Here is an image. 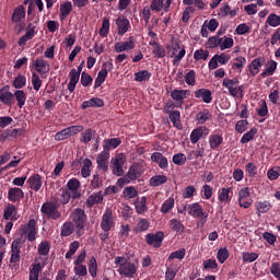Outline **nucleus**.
Segmentation results:
<instances>
[{
    "label": "nucleus",
    "mask_w": 280,
    "mask_h": 280,
    "mask_svg": "<svg viewBox=\"0 0 280 280\" xmlns=\"http://www.w3.org/2000/svg\"><path fill=\"white\" fill-rule=\"evenodd\" d=\"M80 186H81V184L78 178H71L67 183V187H68L67 190L72 194L73 200H78V198H80L82 196V194L80 192Z\"/></svg>",
    "instance_id": "15"
},
{
    "label": "nucleus",
    "mask_w": 280,
    "mask_h": 280,
    "mask_svg": "<svg viewBox=\"0 0 280 280\" xmlns=\"http://www.w3.org/2000/svg\"><path fill=\"white\" fill-rule=\"evenodd\" d=\"M27 183L30 185V188L33 189L34 191H39L40 188L43 187V179L40 178V175H38V174L31 176L27 179Z\"/></svg>",
    "instance_id": "35"
},
{
    "label": "nucleus",
    "mask_w": 280,
    "mask_h": 280,
    "mask_svg": "<svg viewBox=\"0 0 280 280\" xmlns=\"http://www.w3.org/2000/svg\"><path fill=\"white\" fill-rule=\"evenodd\" d=\"M24 196L25 194L21 188H11L8 191V198L10 202H19L20 200H23Z\"/></svg>",
    "instance_id": "29"
},
{
    "label": "nucleus",
    "mask_w": 280,
    "mask_h": 280,
    "mask_svg": "<svg viewBox=\"0 0 280 280\" xmlns=\"http://www.w3.org/2000/svg\"><path fill=\"white\" fill-rule=\"evenodd\" d=\"M74 232H75V224H73V222L66 221L61 225V230H60L61 237H69L71 235H73Z\"/></svg>",
    "instance_id": "33"
},
{
    "label": "nucleus",
    "mask_w": 280,
    "mask_h": 280,
    "mask_svg": "<svg viewBox=\"0 0 280 280\" xmlns=\"http://www.w3.org/2000/svg\"><path fill=\"white\" fill-rule=\"evenodd\" d=\"M70 220L75 226L77 235H82V231L86 226V212L82 208H77L70 213Z\"/></svg>",
    "instance_id": "3"
},
{
    "label": "nucleus",
    "mask_w": 280,
    "mask_h": 280,
    "mask_svg": "<svg viewBox=\"0 0 280 280\" xmlns=\"http://www.w3.org/2000/svg\"><path fill=\"white\" fill-rule=\"evenodd\" d=\"M266 23H268L270 27H279V25H280V15H277L275 13L269 14V16L267 18Z\"/></svg>",
    "instance_id": "57"
},
{
    "label": "nucleus",
    "mask_w": 280,
    "mask_h": 280,
    "mask_svg": "<svg viewBox=\"0 0 280 280\" xmlns=\"http://www.w3.org/2000/svg\"><path fill=\"white\" fill-rule=\"evenodd\" d=\"M168 225L172 231H175V233H183L185 231V225L178 219H171L168 221Z\"/></svg>",
    "instance_id": "42"
},
{
    "label": "nucleus",
    "mask_w": 280,
    "mask_h": 280,
    "mask_svg": "<svg viewBox=\"0 0 280 280\" xmlns=\"http://www.w3.org/2000/svg\"><path fill=\"white\" fill-rule=\"evenodd\" d=\"M130 49H135V40L132 37H130L128 42H119L115 44V51H117V54L129 51Z\"/></svg>",
    "instance_id": "28"
},
{
    "label": "nucleus",
    "mask_w": 280,
    "mask_h": 280,
    "mask_svg": "<svg viewBox=\"0 0 280 280\" xmlns=\"http://www.w3.org/2000/svg\"><path fill=\"white\" fill-rule=\"evenodd\" d=\"M168 54L173 60V65L175 67H178L180 65V60L185 58V54H187V50H185V46L179 39H172V44L168 48Z\"/></svg>",
    "instance_id": "2"
},
{
    "label": "nucleus",
    "mask_w": 280,
    "mask_h": 280,
    "mask_svg": "<svg viewBox=\"0 0 280 280\" xmlns=\"http://www.w3.org/2000/svg\"><path fill=\"white\" fill-rule=\"evenodd\" d=\"M12 22L13 23H21L23 19H25V7L23 5H18L12 14Z\"/></svg>",
    "instance_id": "41"
},
{
    "label": "nucleus",
    "mask_w": 280,
    "mask_h": 280,
    "mask_svg": "<svg viewBox=\"0 0 280 280\" xmlns=\"http://www.w3.org/2000/svg\"><path fill=\"white\" fill-rule=\"evenodd\" d=\"M95 135V131L93 129H86L81 133L80 141L81 143H89L93 139V136Z\"/></svg>",
    "instance_id": "56"
},
{
    "label": "nucleus",
    "mask_w": 280,
    "mask_h": 280,
    "mask_svg": "<svg viewBox=\"0 0 280 280\" xmlns=\"http://www.w3.org/2000/svg\"><path fill=\"white\" fill-rule=\"evenodd\" d=\"M151 161L153 163H158L161 170H165V167H168L167 158L163 156V153H159V152L153 153L151 155Z\"/></svg>",
    "instance_id": "36"
},
{
    "label": "nucleus",
    "mask_w": 280,
    "mask_h": 280,
    "mask_svg": "<svg viewBox=\"0 0 280 280\" xmlns=\"http://www.w3.org/2000/svg\"><path fill=\"white\" fill-rule=\"evenodd\" d=\"M13 100L18 103V107L23 108L25 106V102H27V94L23 90H16L13 93Z\"/></svg>",
    "instance_id": "40"
},
{
    "label": "nucleus",
    "mask_w": 280,
    "mask_h": 280,
    "mask_svg": "<svg viewBox=\"0 0 280 280\" xmlns=\"http://www.w3.org/2000/svg\"><path fill=\"white\" fill-rule=\"evenodd\" d=\"M113 69V62L106 61L103 63L101 71H98L97 77L94 82V89H100L103 82H106V78H108V71Z\"/></svg>",
    "instance_id": "10"
},
{
    "label": "nucleus",
    "mask_w": 280,
    "mask_h": 280,
    "mask_svg": "<svg viewBox=\"0 0 280 280\" xmlns=\"http://www.w3.org/2000/svg\"><path fill=\"white\" fill-rule=\"evenodd\" d=\"M50 248H51V245L49 244V242L48 241H43L38 245L37 253H38V255L47 256V255H49Z\"/></svg>",
    "instance_id": "51"
},
{
    "label": "nucleus",
    "mask_w": 280,
    "mask_h": 280,
    "mask_svg": "<svg viewBox=\"0 0 280 280\" xmlns=\"http://www.w3.org/2000/svg\"><path fill=\"white\" fill-rule=\"evenodd\" d=\"M101 229L104 233H108L112 229H115V217H113V210L106 209L103 213Z\"/></svg>",
    "instance_id": "8"
},
{
    "label": "nucleus",
    "mask_w": 280,
    "mask_h": 280,
    "mask_svg": "<svg viewBox=\"0 0 280 280\" xmlns=\"http://www.w3.org/2000/svg\"><path fill=\"white\" fill-rule=\"evenodd\" d=\"M165 234L163 232H156L155 234H147L145 242L149 246H153L154 248H161V244H163V238Z\"/></svg>",
    "instance_id": "14"
},
{
    "label": "nucleus",
    "mask_w": 280,
    "mask_h": 280,
    "mask_svg": "<svg viewBox=\"0 0 280 280\" xmlns=\"http://www.w3.org/2000/svg\"><path fill=\"white\" fill-rule=\"evenodd\" d=\"M168 117H170L173 126L175 128H177V130L183 129V125L180 124V112L174 110L173 113L168 114Z\"/></svg>",
    "instance_id": "43"
},
{
    "label": "nucleus",
    "mask_w": 280,
    "mask_h": 280,
    "mask_svg": "<svg viewBox=\"0 0 280 280\" xmlns=\"http://www.w3.org/2000/svg\"><path fill=\"white\" fill-rule=\"evenodd\" d=\"M167 183V176L165 175H155L150 178L151 187H161V185H165Z\"/></svg>",
    "instance_id": "44"
},
{
    "label": "nucleus",
    "mask_w": 280,
    "mask_h": 280,
    "mask_svg": "<svg viewBox=\"0 0 280 280\" xmlns=\"http://www.w3.org/2000/svg\"><path fill=\"white\" fill-rule=\"evenodd\" d=\"M0 102L4 106H14V94L10 91V86L0 89Z\"/></svg>",
    "instance_id": "13"
},
{
    "label": "nucleus",
    "mask_w": 280,
    "mask_h": 280,
    "mask_svg": "<svg viewBox=\"0 0 280 280\" xmlns=\"http://www.w3.org/2000/svg\"><path fill=\"white\" fill-rule=\"evenodd\" d=\"M209 119H211V113L209 109H203L196 115V120L198 124H207Z\"/></svg>",
    "instance_id": "48"
},
{
    "label": "nucleus",
    "mask_w": 280,
    "mask_h": 280,
    "mask_svg": "<svg viewBox=\"0 0 280 280\" xmlns=\"http://www.w3.org/2000/svg\"><path fill=\"white\" fill-rule=\"evenodd\" d=\"M189 95H191V92L189 90L175 89L171 91L172 100H174V102H179L180 104H183V102H185V100H187Z\"/></svg>",
    "instance_id": "22"
},
{
    "label": "nucleus",
    "mask_w": 280,
    "mask_h": 280,
    "mask_svg": "<svg viewBox=\"0 0 280 280\" xmlns=\"http://www.w3.org/2000/svg\"><path fill=\"white\" fill-rule=\"evenodd\" d=\"M209 58V50H205V49H197L194 52V59L199 61V60H207Z\"/></svg>",
    "instance_id": "59"
},
{
    "label": "nucleus",
    "mask_w": 280,
    "mask_h": 280,
    "mask_svg": "<svg viewBox=\"0 0 280 280\" xmlns=\"http://www.w3.org/2000/svg\"><path fill=\"white\" fill-rule=\"evenodd\" d=\"M110 32V20L108 18L103 19L102 27L98 31V34L102 38H106Z\"/></svg>",
    "instance_id": "45"
},
{
    "label": "nucleus",
    "mask_w": 280,
    "mask_h": 280,
    "mask_svg": "<svg viewBox=\"0 0 280 280\" xmlns=\"http://www.w3.org/2000/svg\"><path fill=\"white\" fill-rule=\"evenodd\" d=\"M278 63L275 60H269L266 63L265 71L260 73L262 78H270V75H275V71H277Z\"/></svg>",
    "instance_id": "37"
},
{
    "label": "nucleus",
    "mask_w": 280,
    "mask_h": 280,
    "mask_svg": "<svg viewBox=\"0 0 280 280\" xmlns=\"http://www.w3.org/2000/svg\"><path fill=\"white\" fill-rule=\"evenodd\" d=\"M223 141L224 138L222 137V135L212 133L209 136V145L211 150H217V148H220Z\"/></svg>",
    "instance_id": "39"
},
{
    "label": "nucleus",
    "mask_w": 280,
    "mask_h": 280,
    "mask_svg": "<svg viewBox=\"0 0 280 280\" xmlns=\"http://www.w3.org/2000/svg\"><path fill=\"white\" fill-rule=\"evenodd\" d=\"M238 205L243 209H248L253 205V198H250L248 187H244L238 191Z\"/></svg>",
    "instance_id": "11"
},
{
    "label": "nucleus",
    "mask_w": 280,
    "mask_h": 280,
    "mask_svg": "<svg viewBox=\"0 0 280 280\" xmlns=\"http://www.w3.org/2000/svg\"><path fill=\"white\" fill-rule=\"evenodd\" d=\"M108 159H110V152L103 150L96 159L98 170H103V172H108Z\"/></svg>",
    "instance_id": "19"
},
{
    "label": "nucleus",
    "mask_w": 280,
    "mask_h": 280,
    "mask_svg": "<svg viewBox=\"0 0 280 280\" xmlns=\"http://www.w3.org/2000/svg\"><path fill=\"white\" fill-rule=\"evenodd\" d=\"M257 211H258V215H261V213H268V211H270V203L268 201H258L255 205Z\"/></svg>",
    "instance_id": "49"
},
{
    "label": "nucleus",
    "mask_w": 280,
    "mask_h": 280,
    "mask_svg": "<svg viewBox=\"0 0 280 280\" xmlns=\"http://www.w3.org/2000/svg\"><path fill=\"white\" fill-rule=\"evenodd\" d=\"M229 249L226 247L220 248L217 253V259L220 264H224L229 259Z\"/></svg>",
    "instance_id": "58"
},
{
    "label": "nucleus",
    "mask_w": 280,
    "mask_h": 280,
    "mask_svg": "<svg viewBox=\"0 0 280 280\" xmlns=\"http://www.w3.org/2000/svg\"><path fill=\"white\" fill-rule=\"evenodd\" d=\"M279 176H280V167L279 166L270 168L267 172V177L269 178V180H277V178H279Z\"/></svg>",
    "instance_id": "63"
},
{
    "label": "nucleus",
    "mask_w": 280,
    "mask_h": 280,
    "mask_svg": "<svg viewBox=\"0 0 280 280\" xmlns=\"http://www.w3.org/2000/svg\"><path fill=\"white\" fill-rule=\"evenodd\" d=\"M143 174V164L135 162L128 170V178L137 180Z\"/></svg>",
    "instance_id": "18"
},
{
    "label": "nucleus",
    "mask_w": 280,
    "mask_h": 280,
    "mask_svg": "<svg viewBox=\"0 0 280 280\" xmlns=\"http://www.w3.org/2000/svg\"><path fill=\"white\" fill-rule=\"evenodd\" d=\"M93 166V162L90 159L83 160V166L81 168V176L83 178H89L91 176V167Z\"/></svg>",
    "instance_id": "47"
},
{
    "label": "nucleus",
    "mask_w": 280,
    "mask_h": 280,
    "mask_svg": "<svg viewBox=\"0 0 280 280\" xmlns=\"http://www.w3.org/2000/svg\"><path fill=\"white\" fill-rule=\"evenodd\" d=\"M40 212L46 220H60L62 218V212H60L58 205L54 201L43 203Z\"/></svg>",
    "instance_id": "4"
},
{
    "label": "nucleus",
    "mask_w": 280,
    "mask_h": 280,
    "mask_svg": "<svg viewBox=\"0 0 280 280\" xmlns=\"http://www.w3.org/2000/svg\"><path fill=\"white\" fill-rule=\"evenodd\" d=\"M174 197H170L167 200H165L161 207V213H170L172 209H174Z\"/></svg>",
    "instance_id": "50"
},
{
    "label": "nucleus",
    "mask_w": 280,
    "mask_h": 280,
    "mask_svg": "<svg viewBox=\"0 0 280 280\" xmlns=\"http://www.w3.org/2000/svg\"><path fill=\"white\" fill-rule=\"evenodd\" d=\"M126 154L125 153H116L114 158L110 160V167L114 176H124V165H126Z\"/></svg>",
    "instance_id": "6"
},
{
    "label": "nucleus",
    "mask_w": 280,
    "mask_h": 280,
    "mask_svg": "<svg viewBox=\"0 0 280 280\" xmlns=\"http://www.w3.org/2000/svg\"><path fill=\"white\" fill-rule=\"evenodd\" d=\"M21 237L26 236L28 242L36 240V220L31 219L27 224L20 228Z\"/></svg>",
    "instance_id": "7"
},
{
    "label": "nucleus",
    "mask_w": 280,
    "mask_h": 280,
    "mask_svg": "<svg viewBox=\"0 0 280 280\" xmlns=\"http://www.w3.org/2000/svg\"><path fill=\"white\" fill-rule=\"evenodd\" d=\"M233 45H235V40H233V37H229V36L219 37L220 51L231 49Z\"/></svg>",
    "instance_id": "38"
},
{
    "label": "nucleus",
    "mask_w": 280,
    "mask_h": 280,
    "mask_svg": "<svg viewBox=\"0 0 280 280\" xmlns=\"http://www.w3.org/2000/svg\"><path fill=\"white\" fill-rule=\"evenodd\" d=\"M185 82L188 86H196V71L190 70L188 73L185 74Z\"/></svg>",
    "instance_id": "60"
},
{
    "label": "nucleus",
    "mask_w": 280,
    "mask_h": 280,
    "mask_svg": "<svg viewBox=\"0 0 280 280\" xmlns=\"http://www.w3.org/2000/svg\"><path fill=\"white\" fill-rule=\"evenodd\" d=\"M27 84V79L23 74H19L14 80H13V88L14 89H23Z\"/></svg>",
    "instance_id": "55"
},
{
    "label": "nucleus",
    "mask_w": 280,
    "mask_h": 280,
    "mask_svg": "<svg viewBox=\"0 0 280 280\" xmlns=\"http://www.w3.org/2000/svg\"><path fill=\"white\" fill-rule=\"evenodd\" d=\"M133 205H135L136 213H138L139 215H143V213H145L148 211V198L147 197H141V198L136 199Z\"/></svg>",
    "instance_id": "26"
},
{
    "label": "nucleus",
    "mask_w": 280,
    "mask_h": 280,
    "mask_svg": "<svg viewBox=\"0 0 280 280\" xmlns=\"http://www.w3.org/2000/svg\"><path fill=\"white\" fill-rule=\"evenodd\" d=\"M195 97L196 100L202 101L203 104H211V102H213V94L211 93V90L205 88L196 90Z\"/></svg>",
    "instance_id": "16"
},
{
    "label": "nucleus",
    "mask_w": 280,
    "mask_h": 280,
    "mask_svg": "<svg viewBox=\"0 0 280 280\" xmlns=\"http://www.w3.org/2000/svg\"><path fill=\"white\" fill-rule=\"evenodd\" d=\"M153 54L158 57V58H165L166 52H165V48L161 47V44L159 43H153Z\"/></svg>",
    "instance_id": "62"
},
{
    "label": "nucleus",
    "mask_w": 280,
    "mask_h": 280,
    "mask_svg": "<svg viewBox=\"0 0 280 280\" xmlns=\"http://www.w3.org/2000/svg\"><path fill=\"white\" fill-rule=\"evenodd\" d=\"M203 26L207 27V30L209 32H215V30H218V27H220V22H218V20L215 19H211V20H206L203 22Z\"/></svg>",
    "instance_id": "54"
},
{
    "label": "nucleus",
    "mask_w": 280,
    "mask_h": 280,
    "mask_svg": "<svg viewBox=\"0 0 280 280\" xmlns=\"http://www.w3.org/2000/svg\"><path fill=\"white\" fill-rule=\"evenodd\" d=\"M71 12H73V3H71V1H66L61 3L59 8L60 21H65L69 16V14H71Z\"/></svg>",
    "instance_id": "25"
},
{
    "label": "nucleus",
    "mask_w": 280,
    "mask_h": 280,
    "mask_svg": "<svg viewBox=\"0 0 280 280\" xmlns=\"http://www.w3.org/2000/svg\"><path fill=\"white\" fill-rule=\"evenodd\" d=\"M114 264L115 266H119L117 272L120 277H126L127 279L135 278L137 270H139V267L136 264L128 261V258L124 256L115 257Z\"/></svg>",
    "instance_id": "1"
},
{
    "label": "nucleus",
    "mask_w": 280,
    "mask_h": 280,
    "mask_svg": "<svg viewBox=\"0 0 280 280\" xmlns=\"http://www.w3.org/2000/svg\"><path fill=\"white\" fill-rule=\"evenodd\" d=\"M222 84L232 97H243L244 85H240V80L237 78H225Z\"/></svg>",
    "instance_id": "5"
},
{
    "label": "nucleus",
    "mask_w": 280,
    "mask_h": 280,
    "mask_svg": "<svg viewBox=\"0 0 280 280\" xmlns=\"http://www.w3.org/2000/svg\"><path fill=\"white\" fill-rule=\"evenodd\" d=\"M69 77H70V81L68 83V91L70 93H73V91H75V86L78 85V82H80V72H78V70L72 69L69 72Z\"/></svg>",
    "instance_id": "27"
},
{
    "label": "nucleus",
    "mask_w": 280,
    "mask_h": 280,
    "mask_svg": "<svg viewBox=\"0 0 280 280\" xmlns=\"http://www.w3.org/2000/svg\"><path fill=\"white\" fill-rule=\"evenodd\" d=\"M245 66H246V58L242 56L236 57L232 65L233 69H237L238 71H242V69H244Z\"/></svg>",
    "instance_id": "61"
},
{
    "label": "nucleus",
    "mask_w": 280,
    "mask_h": 280,
    "mask_svg": "<svg viewBox=\"0 0 280 280\" xmlns=\"http://www.w3.org/2000/svg\"><path fill=\"white\" fill-rule=\"evenodd\" d=\"M21 261V238H16L11 245V264L16 269V264Z\"/></svg>",
    "instance_id": "12"
},
{
    "label": "nucleus",
    "mask_w": 280,
    "mask_h": 280,
    "mask_svg": "<svg viewBox=\"0 0 280 280\" xmlns=\"http://www.w3.org/2000/svg\"><path fill=\"white\" fill-rule=\"evenodd\" d=\"M261 62H264V58L258 57L255 58L248 66V71L250 75H258L259 71H261Z\"/></svg>",
    "instance_id": "30"
},
{
    "label": "nucleus",
    "mask_w": 280,
    "mask_h": 280,
    "mask_svg": "<svg viewBox=\"0 0 280 280\" xmlns=\"http://www.w3.org/2000/svg\"><path fill=\"white\" fill-rule=\"evenodd\" d=\"M270 272L276 279L280 280V262H272L270 266Z\"/></svg>",
    "instance_id": "64"
},
{
    "label": "nucleus",
    "mask_w": 280,
    "mask_h": 280,
    "mask_svg": "<svg viewBox=\"0 0 280 280\" xmlns=\"http://www.w3.org/2000/svg\"><path fill=\"white\" fill-rule=\"evenodd\" d=\"M233 199V189L231 188H221L218 191V200L219 202H223L224 205H229Z\"/></svg>",
    "instance_id": "24"
},
{
    "label": "nucleus",
    "mask_w": 280,
    "mask_h": 280,
    "mask_svg": "<svg viewBox=\"0 0 280 280\" xmlns=\"http://www.w3.org/2000/svg\"><path fill=\"white\" fill-rule=\"evenodd\" d=\"M104 202V194L102 191L93 192L85 201L88 209H92L95 205H102Z\"/></svg>",
    "instance_id": "20"
},
{
    "label": "nucleus",
    "mask_w": 280,
    "mask_h": 280,
    "mask_svg": "<svg viewBox=\"0 0 280 280\" xmlns=\"http://www.w3.org/2000/svg\"><path fill=\"white\" fill-rule=\"evenodd\" d=\"M184 5H195L197 10H205V0H183Z\"/></svg>",
    "instance_id": "53"
},
{
    "label": "nucleus",
    "mask_w": 280,
    "mask_h": 280,
    "mask_svg": "<svg viewBox=\"0 0 280 280\" xmlns=\"http://www.w3.org/2000/svg\"><path fill=\"white\" fill-rule=\"evenodd\" d=\"M119 145H121V139L119 138L107 139V140H104L103 150L105 152H110V150H115L116 148H119Z\"/></svg>",
    "instance_id": "34"
},
{
    "label": "nucleus",
    "mask_w": 280,
    "mask_h": 280,
    "mask_svg": "<svg viewBox=\"0 0 280 280\" xmlns=\"http://www.w3.org/2000/svg\"><path fill=\"white\" fill-rule=\"evenodd\" d=\"M188 215L203 220L202 224H205L207 222V218H209V213H207L198 202L190 203L188 206Z\"/></svg>",
    "instance_id": "9"
},
{
    "label": "nucleus",
    "mask_w": 280,
    "mask_h": 280,
    "mask_svg": "<svg viewBox=\"0 0 280 280\" xmlns=\"http://www.w3.org/2000/svg\"><path fill=\"white\" fill-rule=\"evenodd\" d=\"M33 67L37 73H40V75H45V73H49V65L47 63V60L44 58H37L33 61Z\"/></svg>",
    "instance_id": "21"
},
{
    "label": "nucleus",
    "mask_w": 280,
    "mask_h": 280,
    "mask_svg": "<svg viewBox=\"0 0 280 280\" xmlns=\"http://www.w3.org/2000/svg\"><path fill=\"white\" fill-rule=\"evenodd\" d=\"M116 25L118 27V34L122 36V34H126L130 27V21L126 19L125 16H119L116 20Z\"/></svg>",
    "instance_id": "31"
},
{
    "label": "nucleus",
    "mask_w": 280,
    "mask_h": 280,
    "mask_svg": "<svg viewBox=\"0 0 280 280\" xmlns=\"http://www.w3.org/2000/svg\"><path fill=\"white\" fill-rule=\"evenodd\" d=\"M171 4L167 3V0H151L150 9L152 12H170Z\"/></svg>",
    "instance_id": "17"
},
{
    "label": "nucleus",
    "mask_w": 280,
    "mask_h": 280,
    "mask_svg": "<svg viewBox=\"0 0 280 280\" xmlns=\"http://www.w3.org/2000/svg\"><path fill=\"white\" fill-rule=\"evenodd\" d=\"M203 135L206 137H207V135H209V129H207V127L201 126V127L194 129L190 133V142L194 144L198 143V141L200 139H202Z\"/></svg>",
    "instance_id": "23"
},
{
    "label": "nucleus",
    "mask_w": 280,
    "mask_h": 280,
    "mask_svg": "<svg viewBox=\"0 0 280 280\" xmlns=\"http://www.w3.org/2000/svg\"><path fill=\"white\" fill-rule=\"evenodd\" d=\"M136 82H148L152 78V73L148 70H141L133 74Z\"/></svg>",
    "instance_id": "46"
},
{
    "label": "nucleus",
    "mask_w": 280,
    "mask_h": 280,
    "mask_svg": "<svg viewBox=\"0 0 280 280\" xmlns=\"http://www.w3.org/2000/svg\"><path fill=\"white\" fill-rule=\"evenodd\" d=\"M148 229H150V221H148V219H141L137 223L135 231L136 233H143L144 231H148Z\"/></svg>",
    "instance_id": "52"
},
{
    "label": "nucleus",
    "mask_w": 280,
    "mask_h": 280,
    "mask_svg": "<svg viewBox=\"0 0 280 280\" xmlns=\"http://www.w3.org/2000/svg\"><path fill=\"white\" fill-rule=\"evenodd\" d=\"M3 218L4 220H19V215L16 214V206L12 203L7 205V207L4 208Z\"/></svg>",
    "instance_id": "32"
}]
</instances>
